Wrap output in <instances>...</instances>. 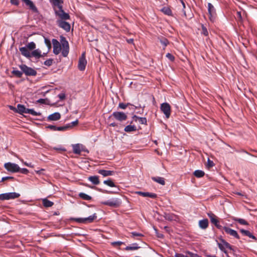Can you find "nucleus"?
Segmentation results:
<instances>
[{"instance_id": "40", "label": "nucleus", "mask_w": 257, "mask_h": 257, "mask_svg": "<svg viewBox=\"0 0 257 257\" xmlns=\"http://www.w3.org/2000/svg\"><path fill=\"white\" fill-rule=\"evenodd\" d=\"M160 42L162 45H164V48H163L164 49L169 44V41L165 38H162L161 39H160Z\"/></svg>"}, {"instance_id": "44", "label": "nucleus", "mask_w": 257, "mask_h": 257, "mask_svg": "<svg viewBox=\"0 0 257 257\" xmlns=\"http://www.w3.org/2000/svg\"><path fill=\"white\" fill-rule=\"evenodd\" d=\"M53 5L57 7H60L61 5V4L63 3L61 0H51Z\"/></svg>"}, {"instance_id": "20", "label": "nucleus", "mask_w": 257, "mask_h": 257, "mask_svg": "<svg viewBox=\"0 0 257 257\" xmlns=\"http://www.w3.org/2000/svg\"><path fill=\"white\" fill-rule=\"evenodd\" d=\"M133 120L136 121H139L140 123L143 124H147V118L146 117H141L139 116H138L136 115L133 116Z\"/></svg>"}, {"instance_id": "35", "label": "nucleus", "mask_w": 257, "mask_h": 257, "mask_svg": "<svg viewBox=\"0 0 257 257\" xmlns=\"http://www.w3.org/2000/svg\"><path fill=\"white\" fill-rule=\"evenodd\" d=\"M211 222L217 228L219 229H221L223 228V226L220 225L219 223V220L218 219V217H216L213 220L211 221Z\"/></svg>"}, {"instance_id": "22", "label": "nucleus", "mask_w": 257, "mask_h": 257, "mask_svg": "<svg viewBox=\"0 0 257 257\" xmlns=\"http://www.w3.org/2000/svg\"><path fill=\"white\" fill-rule=\"evenodd\" d=\"M60 118V113L59 112H55L49 115V116L48 117V119L52 121H56L59 120Z\"/></svg>"}, {"instance_id": "36", "label": "nucleus", "mask_w": 257, "mask_h": 257, "mask_svg": "<svg viewBox=\"0 0 257 257\" xmlns=\"http://www.w3.org/2000/svg\"><path fill=\"white\" fill-rule=\"evenodd\" d=\"M103 183L105 184V185H106L109 187H116L114 183L112 181V180L110 179H109L107 180H104L103 181Z\"/></svg>"}, {"instance_id": "13", "label": "nucleus", "mask_w": 257, "mask_h": 257, "mask_svg": "<svg viewBox=\"0 0 257 257\" xmlns=\"http://www.w3.org/2000/svg\"><path fill=\"white\" fill-rule=\"evenodd\" d=\"M57 23L59 27L62 28L66 32L70 31V25L68 23L63 20H57Z\"/></svg>"}, {"instance_id": "27", "label": "nucleus", "mask_w": 257, "mask_h": 257, "mask_svg": "<svg viewBox=\"0 0 257 257\" xmlns=\"http://www.w3.org/2000/svg\"><path fill=\"white\" fill-rule=\"evenodd\" d=\"M151 178L154 181L162 185H164L165 184V181L164 178L161 177H152Z\"/></svg>"}, {"instance_id": "30", "label": "nucleus", "mask_w": 257, "mask_h": 257, "mask_svg": "<svg viewBox=\"0 0 257 257\" xmlns=\"http://www.w3.org/2000/svg\"><path fill=\"white\" fill-rule=\"evenodd\" d=\"M43 204L45 207H50L54 205V203L47 199H44L42 200Z\"/></svg>"}, {"instance_id": "58", "label": "nucleus", "mask_w": 257, "mask_h": 257, "mask_svg": "<svg viewBox=\"0 0 257 257\" xmlns=\"http://www.w3.org/2000/svg\"><path fill=\"white\" fill-rule=\"evenodd\" d=\"M98 190L99 191L102 192V193H103L110 194V193H112L111 191H107V190H103V189H98Z\"/></svg>"}, {"instance_id": "29", "label": "nucleus", "mask_w": 257, "mask_h": 257, "mask_svg": "<svg viewBox=\"0 0 257 257\" xmlns=\"http://www.w3.org/2000/svg\"><path fill=\"white\" fill-rule=\"evenodd\" d=\"M25 110H26V107H25V106L24 105H22L20 104H18L16 112H17L20 114H23V113H25Z\"/></svg>"}, {"instance_id": "19", "label": "nucleus", "mask_w": 257, "mask_h": 257, "mask_svg": "<svg viewBox=\"0 0 257 257\" xmlns=\"http://www.w3.org/2000/svg\"><path fill=\"white\" fill-rule=\"evenodd\" d=\"M32 57H34L37 59L42 57L43 55L41 54V51L39 49L34 50L31 53V58Z\"/></svg>"}, {"instance_id": "37", "label": "nucleus", "mask_w": 257, "mask_h": 257, "mask_svg": "<svg viewBox=\"0 0 257 257\" xmlns=\"http://www.w3.org/2000/svg\"><path fill=\"white\" fill-rule=\"evenodd\" d=\"M26 47L30 50H34L35 49L36 47V44L34 42H31L30 43H28Z\"/></svg>"}, {"instance_id": "56", "label": "nucleus", "mask_w": 257, "mask_h": 257, "mask_svg": "<svg viewBox=\"0 0 257 257\" xmlns=\"http://www.w3.org/2000/svg\"><path fill=\"white\" fill-rule=\"evenodd\" d=\"M19 172L24 174H27L29 173V170L26 168H20Z\"/></svg>"}, {"instance_id": "18", "label": "nucleus", "mask_w": 257, "mask_h": 257, "mask_svg": "<svg viewBox=\"0 0 257 257\" xmlns=\"http://www.w3.org/2000/svg\"><path fill=\"white\" fill-rule=\"evenodd\" d=\"M137 194L142 196L143 197H149L151 198H156L157 197V195L155 193H150V192H144L141 191H138L136 192Z\"/></svg>"}, {"instance_id": "52", "label": "nucleus", "mask_w": 257, "mask_h": 257, "mask_svg": "<svg viewBox=\"0 0 257 257\" xmlns=\"http://www.w3.org/2000/svg\"><path fill=\"white\" fill-rule=\"evenodd\" d=\"M45 43L49 49L51 48V43L49 40L47 38H45Z\"/></svg>"}, {"instance_id": "48", "label": "nucleus", "mask_w": 257, "mask_h": 257, "mask_svg": "<svg viewBox=\"0 0 257 257\" xmlns=\"http://www.w3.org/2000/svg\"><path fill=\"white\" fill-rule=\"evenodd\" d=\"M123 244H124V242L120 241H114L111 243V244L113 246H120Z\"/></svg>"}, {"instance_id": "50", "label": "nucleus", "mask_w": 257, "mask_h": 257, "mask_svg": "<svg viewBox=\"0 0 257 257\" xmlns=\"http://www.w3.org/2000/svg\"><path fill=\"white\" fill-rule=\"evenodd\" d=\"M29 114L33 116H39L41 114L40 112H37L35 111L33 109H31Z\"/></svg>"}, {"instance_id": "14", "label": "nucleus", "mask_w": 257, "mask_h": 257, "mask_svg": "<svg viewBox=\"0 0 257 257\" xmlns=\"http://www.w3.org/2000/svg\"><path fill=\"white\" fill-rule=\"evenodd\" d=\"M19 50L21 53V54L26 57L27 58H31V53L30 50L25 46L20 47Z\"/></svg>"}, {"instance_id": "57", "label": "nucleus", "mask_w": 257, "mask_h": 257, "mask_svg": "<svg viewBox=\"0 0 257 257\" xmlns=\"http://www.w3.org/2000/svg\"><path fill=\"white\" fill-rule=\"evenodd\" d=\"M14 178L13 177H3L2 179V181L4 182L6 180H14Z\"/></svg>"}, {"instance_id": "63", "label": "nucleus", "mask_w": 257, "mask_h": 257, "mask_svg": "<svg viewBox=\"0 0 257 257\" xmlns=\"http://www.w3.org/2000/svg\"><path fill=\"white\" fill-rule=\"evenodd\" d=\"M214 165L213 162L212 161H210V160H208V165L209 167H212Z\"/></svg>"}, {"instance_id": "39", "label": "nucleus", "mask_w": 257, "mask_h": 257, "mask_svg": "<svg viewBox=\"0 0 257 257\" xmlns=\"http://www.w3.org/2000/svg\"><path fill=\"white\" fill-rule=\"evenodd\" d=\"M162 12L165 14V15H168V16H171L172 15V11L171 9L168 7H164L162 9Z\"/></svg>"}, {"instance_id": "10", "label": "nucleus", "mask_w": 257, "mask_h": 257, "mask_svg": "<svg viewBox=\"0 0 257 257\" xmlns=\"http://www.w3.org/2000/svg\"><path fill=\"white\" fill-rule=\"evenodd\" d=\"M222 229L227 234H229L236 239L240 238L237 231L235 230L226 226H224Z\"/></svg>"}, {"instance_id": "17", "label": "nucleus", "mask_w": 257, "mask_h": 257, "mask_svg": "<svg viewBox=\"0 0 257 257\" xmlns=\"http://www.w3.org/2000/svg\"><path fill=\"white\" fill-rule=\"evenodd\" d=\"M97 172L102 175L103 177L112 176L114 174V172L110 170H105L103 169L98 170Z\"/></svg>"}, {"instance_id": "43", "label": "nucleus", "mask_w": 257, "mask_h": 257, "mask_svg": "<svg viewBox=\"0 0 257 257\" xmlns=\"http://www.w3.org/2000/svg\"><path fill=\"white\" fill-rule=\"evenodd\" d=\"M128 105H132V104L130 103H127L126 104L123 103H119L118 104V107L121 109H124Z\"/></svg>"}, {"instance_id": "60", "label": "nucleus", "mask_w": 257, "mask_h": 257, "mask_svg": "<svg viewBox=\"0 0 257 257\" xmlns=\"http://www.w3.org/2000/svg\"><path fill=\"white\" fill-rule=\"evenodd\" d=\"M175 257H189L186 255H184L181 253H176L175 255Z\"/></svg>"}, {"instance_id": "15", "label": "nucleus", "mask_w": 257, "mask_h": 257, "mask_svg": "<svg viewBox=\"0 0 257 257\" xmlns=\"http://www.w3.org/2000/svg\"><path fill=\"white\" fill-rule=\"evenodd\" d=\"M73 152L74 154L79 155L82 151H83V146L79 144L72 145Z\"/></svg>"}, {"instance_id": "6", "label": "nucleus", "mask_w": 257, "mask_h": 257, "mask_svg": "<svg viewBox=\"0 0 257 257\" xmlns=\"http://www.w3.org/2000/svg\"><path fill=\"white\" fill-rule=\"evenodd\" d=\"M97 218L96 213L93 214L92 215L89 216L86 218H75L74 220L79 223H91Z\"/></svg>"}, {"instance_id": "62", "label": "nucleus", "mask_w": 257, "mask_h": 257, "mask_svg": "<svg viewBox=\"0 0 257 257\" xmlns=\"http://www.w3.org/2000/svg\"><path fill=\"white\" fill-rule=\"evenodd\" d=\"M236 17L238 19H239V20L241 19V14L240 12H237L236 13Z\"/></svg>"}, {"instance_id": "61", "label": "nucleus", "mask_w": 257, "mask_h": 257, "mask_svg": "<svg viewBox=\"0 0 257 257\" xmlns=\"http://www.w3.org/2000/svg\"><path fill=\"white\" fill-rule=\"evenodd\" d=\"M11 2L12 4L15 5H18L19 4L18 0H11Z\"/></svg>"}, {"instance_id": "32", "label": "nucleus", "mask_w": 257, "mask_h": 257, "mask_svg": "<svg viewBox=\"0 0 257 257\" xmlns=\"http://www.w3.org/2000/svg\"><path fill=\"white\" fill-rule=\"evenodd\" d=\"M193 174L197 178H201L204 176L205 173L202 170H197L194 172Z\"/></svg>"}, {"instance_id": "4", "label": "nucleus", "mask_w": 257, "mask_h": 257, "mask_svg": "<svg viewBox=\"0 0 257 257\" xmlns=\"http://www.w3.org/2000/svg\"><path fill=\"white\" fill-rule=\"evenodd\" d=\"M20 194L16 192L6 193L0 194V200H9L19 197Z\"/></svg>"}, {"instance_id": "42", "label": "nucleus", "mask_w": 257, "mask_h": 257, "mask_svg": "<svg viewBox=\"0 0 257 257\" xmlns=\"http://www.w3.org/2000/svg\"><path fill=\"white\" fill-rule=\"evenodd\" d=\"M143 235L142 233H140L137 232H131V237L134 238H136L137 237H142Z\"/></svg>"}, {"instance_id": "64", "label": "nucleus", "mask_w": 257, "mask_h": 257, "mask_svg": "<svg viewBox=\"0 0 257 257\" xmlns=\"http://www.w3.org/2000/svg\"><path fill=\"white\" fill-rule=\"evenodd\" d=\"M37 102L38 103H45V99L41 98V99H39V100H38Z\"/></svg>"}, {"instance_id": "5", "label": "nucleus", "mask_w": 257, "mask_h": 257, "mask_svg": "<svg viewBox=\"0 0 257 257\" xmlns=\"http://www.w3.org/2000/svg\"><path fill=\"white\" fill-rule=\"evenodd\" d=\"M4 167L7 171L13 173L18 172L20 170V168L17 164L10 162L5 163Z\"/></svg>"}, {"instance_id": "33", "label": "nucleus", "mask_w": 257, "mask_h": 257, "mask_svg": "<svg viewBox=\"0 0 257 257\" xmlns=\"http://www.w3.org/2000/svg\"><path fill=\"white\" fill-rule=\"evenodd\" d=\"M140 247L138 246L137 243H133L131 246H127L125 248V250H137L139 249Z\"/></svg>"}, {"instance_id": "59", "label": "nucleus", "mask_w": 257, "mask_h": 257, "mask_svg": "<svg viewBox=\"0 0 257 257\" xmlns=\"http://www.w3.org/2000/svg\"><path fill=\"white\" fill-rule=\"evenodd\" d=\"M165 218L169 220H172L173 219V217L172 215L166 214Z\"/></svg>"}, {"instance_id": "21", "label": "nucleus", "mask_w": 257, "mask_h": 257, "mask_svg": "<svg viewBox=\"0 0 257 257\" xmlns=\"http://www.w3.org/2000/svg\"><path fill=\"white\" fill-rule=\"evenodd\" d=\"M208 220L207 219H204L199 221V226L200 228L205 229L208 227Z\"/></svg>"}, {"instance_id": "11", "label": "nucleus", "mask_w": 257, "mask_h": 257, "mask_svg": "<svg viewBox=\"0 0 257 257\" xmlns=\"http://www.w3.org/2000/svg\"><path fill=\"white\" fill-rule=\"evenodd\" d=\"M63 41L62 42V45L63 50L62 51V54L64 57H67L69 50V43L66 40L65 38H63Z\"/></svg>"}, {"instance_id": "7", "label": "nucleus", "mask_w": 257, "mask_h": 257, "mask_svg": "<svg viewBox=\"0 0 257 257\" xmlns=\"http://www.w3.org/2000/svg\"><path fill=\"white\" fill-rule=\"evenodd\" d=\"M160 108L166 117L168 118L170 116L171 113V106L170 104L167 102L163 103L161 105Z\"/></svg>"}, {"instance_id": "53", "label": "nucleus", "mask_w": 257, "mask_h": 257, "mask_svg": "<svg viewBox=\"0 0 257 257\" xmlns=\"http://www.w3.org/2000/svg\"><path fill=\"white\" fill-rule=\"evenodd\" d=\"M58 97L59 98V99L61 100H64L66 98V95L64 93H61L59 94H58Z\"/></svg>"}, {"instance_id": "38", "label": "nucleus", "mask_w": 257, "mask_h": 257, "mask_svg": "<svg viewBox=\"0 0 257 257\" xmlns=\"http://www.w3.org/2000/svg\"><path fill=\"white\" fill-rule=\"evenodd\" d=\"M23 71L21 72L18 70H13L12 71V73L18 78H21L23 75Z\"/></svg>"}, {"instance_id": "24", "label": "nucleus", "mask_w": 257, "mask_h": 257, "mask_svg": "<svg viewBox=\"0 0 257 257\" xmlns=\"http://www.w3.org/2000/svg\"><path fill=\"white\" fill-rule=\"evenodd\" d=\"M208 11L210 16V19L212 20L211 18L213 17L215 14V10L213 6L211 3H208Z\"/></svg>"}, {"instance_id": "49", "label": "nucleus", "mask_w": 257, "mask_h": 257, "mask_svg": "<svg viewBox=\"0 0 257 257\" xmlns=\"http://www.w3.org/2000/svg\"><path fill=\"white\" fill-rule=\"evenodd\" d=\"M53 61V59H49L46 60L44 62V65H45L47 66H50L52 65Z\"/></svg>"}, {"instance_id": "1", "label": "nucleus", "mask_w": 257, "mask_h": 257, "mask_svg": "<svg viewBox=\"0 0 257 257\" xmlns=\"http://www.w3.org/2000/svg\"><path fill=\"white\" fill-rule=\"evenodd\" d=\"M221 241L222 243H217L219 248L226 254L227 257H230L228 252L226 250V248L229 249L231 251L233 252L234 249L232 248V246L224 239H221Z\"/></svg>"}, {"instance_id": "2", "label": "nucleus", "mask_w": 257, "mask_h": 257, "mask_svg": "<svg viewBox=\"0 0 257 257\" xmlns=\"http://www.w3.org/2000/svg\"><path fill=\"white\" fill-rule=\"evenodd\" d=\"M20 69L26 75L29 76H35L37 75V72L36 70L33 69L32 68L27 66L25 64H22L20 66Z\"/></svg>"}, {"instance_id": "31", "label": "nucleus", "mask_w": 257, "mask_h": 257, "mask_svg": "<svg viewBox=\"0 0 257 257\" xmlns=\"http://www.w3.org/2000/svg\"><path fill=\"white\" fill-rule=\"evenodd\" d=\"M78 196L80 198L85 200H90L92 199V197L91 196L83 192L79 193L78 194Z\"/></svg>"}, {"instance_id": "8", "label": "nucleus", "mask_w": 257, "mask_h": 257, "mask_svg": "<svg viewBox=\"0 0 257 257\" xmlns=\"http://www.w3.org/2000/svg\"><path fill=\"white\" fill-rule=\"evenodd\" d=\"M87 61L85 59V54L83 53L79 59L78 67L80 71H83L85 69Z\"/></svg>"}, {"instance_id": "23", "label": "nucleus", "mask_w": 257, "mask_h": 257, "mask_svg": "<svg viewBox=\"0 0 257 257\" xmlns=\"http://www.w3.org/2000/svg\"><path fill=\"white\" fill-rule=\"evenodd\" d=\"M23 1L26 4V5L29 7L30 9L32 10L34 12H37V9L34 4V3L30 0H23Z\"/></svg>"}, {"instance_id": "26", "label": "nucleus", "mask_w": 257, "mask_h": 257, "mask_svg": "<svg viewBox=\"0 0 257 257\" xmlns=\"http://www.w3.org/2000/svg\"><path fill=\"white\" fill-rule=\"evenodd\" d=\"M88 180L94 185H98L100 183L99 177L97 176H91L88 178Z\"/></svg>"}, {"instance_id": "9", "label": "nucleus", "mask_w": 257, "mask_h": 257, "mask_svg": "<svg viewBox=\"0 0 257 257\" xmlns=\"http://www.w3.org/2000/svg\"><path fill=\"white\" fill-rule=\"evenodd\" d=\"M59 10L55 11L56 15L59 16L62 20H68L70 16L68 14L66 13L62 9V6L58 7Z\"/></svg>"}, {"instance_id": "55", "label": "nucleus", "mask_w": 257, "mask_h": 257, "mask_svg": "<svg viewBox=\"0 0 257 257\" xmlns=\"http://www.w3.org/2000/svg\"><path fill=\"white\" fill-rule=\"evenodd\" d=\"M187 253L189 255V256H190L189 257H202L201 256H199L197 254L194 253L190 252V251H187Z\"/></svg>"}, {"instance_id": "28", "label": "nucleus", "mask_w": 257, "mask_h": 257, "mask_svg": "<svg viewBox=\"0 0 257 257\" xmlns=\"http://www.w3.org/2000/svg\"><path fill=\"white\" fill-rule=\"evenodd\" d=\"M124 131L127 133L135 132L137 131V127L134 125H128L124 127Z\"/></svg>"}, {"instance_id": "25", "label": "nucleus", "mask_w": 257, "mask_h": 257, "mask_svg": "<svg viewBox=\"0 0 257 257\" xmlns=\"http://www.w3.org/2000/svg\"><path fill=\"white\" fill-rule=\"evenodd\" d=\"M240 232L242 234V235L244 236H248L249 238H251L255 240H256V237L248 230L241 229L240 230Z\"/></svg>"}, {"instance_id": "41", "label": "nucleus", "mask_w": 257, "mask_h": 257, "mask_svg": "<svg viewBox=\"0 0 257 257\" xmlns=\"http://www.w3.org/2000/svg\"><path fill=\"white\" fill-rule=\"evenodd\" d=\"M78 120H76L74 121L71 122L70 123L67 124V127H68V129L69 130V129L72 128L73 126L77 125L78 124Z\"/></svg>"}, {"instance_id": "45", "label": "nucleus", "mask_w": 257, "mask_h": 257, "mask_svg": "<svg viewBox=\"0 0 257 257\" xmlns=\"http://www.w3.org/2000/svg\"><path fill=\"white\" fill-rule=\"evenodd\" d=\"M201 33L203 34L205 36H207L208 35V32L207 29L204 25H202V32Z\"/></svg>"}, {"instance_id": "46", "label": "nucleus", "mask_w": 257, "mask_h": 257, "mask_svg": "<svg viewBox=\"0 0 257 257\" xmlns=\"http://www.w3.org/2000/svg\"><path fill=\"white\" fill-rule=\"evenodd\" d=\"M69 130L68 127H67V125L66 124V125L65 126H57V131H66L67 130Z\"/></svg>"}, {"instance_id": "51", "label": "nucleus", "mask_w": 257, "mask_h": 257, "mask_svg": "<svg viewBox=\"0 0 257 257\" xmlns=\"http://www.w3.org/2000/svg\"><path fill=\"white\" fill-rule=\"evenodd\" d=\"M166 57L169 59L170 61H171L172 62H173L175 60V57L174 56L172 55L171 53H167L166 54Z\"/></svg>"}, {"instance_id": "3", "label": "nucleus", "mask_w": 257, "mask_h": 257, "mask_svg": "<svg viewBox=\"0 0 257 257\" xmlns=\"http://www.w3.org/2000/svg\"><path fill=\"white\" fill-rule=\"evenodd\" d=\"M112 117H113L116 120L121 122L126 120L127 118V116L125 113L123 112L114 111L109 116V118Z\"/></svg>"}, {"instance_id": "54", "label": "nucleus", "mask_w": 257, "mask_h": 257, "mask_svg": "<svg viewBox=\"0 0 257 257\" xmlns=\"http://www.w3.org/2000/svg\"><path fill=\"white\" fill-rule=\"evenodd\" d=\"M47 127L50 129L51 130H52L53 131H56L57 126H56V125H49L47 126Z\"/></svg>"}, {"instance_id": "12", "label": "nucleus", "mask_w": 257, "mask_h": 257, "mask_svg": "<svg viewBox=\"0 0 257 257\" xmlns=\"http://www.w3.org/2000/svg\"><path fill=\"white\" fill-rule=\"evenodd\" d=\"M52 44L53 45V53L58 55L61 50V47L60 43L55 39H52Z\"/></svg>"}, {"instance_id": "16", "label": "nucleus", "mask_w": 257, "mask_h": 257, "mask_svg": "<svg viewBox=\"0 0 257 257\" xmlns=\"http://www.w3.org/2000/svg\"><path fill=\"white\" fill-rule=\"evenodd\" d=\"M102 204L111 207H117L119 205V202L117 199H115L112 200H107L106 201L103 202Z\"/></svg>"}, {"instance_id": "34", "label": "nucleus", "mask_w": 257, "mask_h": 257, "mask_svg": "<svg viewBox=\"0 0 257 257\" xmlns=\"http://www.w3.org/2000/svg\"><path fill=\"white\" fill-rule=\"evenodd\" d=\"M233 220L236 222H238L239 223H240V224H242V225H248V222L245 220L242 219V218L233 217Z\"/></svg>"}, {"instance_id": "47", "label": "nucleus", "mask_w": 257, "mask_h": 257, "mask_svg": "<svg viewBox=\"0 0 257 257\" xmlns=\"http://www.w3.org/2000/svg\"><path fill=\"white\" fill-rule=\"evenodd\" d=\"M207 215L209 217L211 221L217 217L214 213H213L211 211L207 213Z\"/></svg>"}]
</instances>
